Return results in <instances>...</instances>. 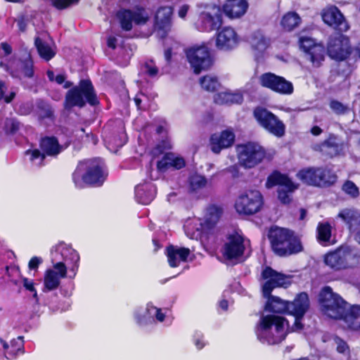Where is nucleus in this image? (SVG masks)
Segmentation results:
<instances>
[{
	"instance_id": "1",
	"label": "nucleus",
	"mask_w": 360,
	"mask_h": 360,
	"mask_svg": "<svg viewBox=\"0 0 360 360\" xmlns=\"http://www.w3.org/2000/svg\"><path fill=\"white\" fill-rule=\"evenodd\" d=\"M262 278L265 281L262 285V293L267 299L265 309L274 314H290L295 307V298L292 302L285 301L277 296L271 295L276 288H287L291 282L285 274L278 272L272 267L266 266L261 274Z\"/></svg>"
},
{
	"instance_id": "2",
	"label": "nucleus",
	"mask_w": 360,
	"mask_h": 360,
	"mask_svg": "<svg viewBox=\"0 0 360 360\" xmlns=\"http://www.w3.org/2000/svg\"><path fill=\"white\" fill-rule=\"evenodd\" d=\"M272 252L279 257H288L297 255L304 250L300 238L293 230L272 226L267 233Z\"/></svg>"
},
{
	"instance_id": "3",
	"label": "nucleus",
	"mask_w": 360,
	"mask_h": 360,
	"mask_svg": "<svg viewBox=\"0 0 360 360\" xmlns=\"http://www.w3.org/2000/svg\"><path fill=\"white\" fill-rule=\"evenodd\" d=\"M99 159H89L79 161L72 174V179L76 187L82 188L83 184L91 187H100L106 180Z\"/></svg>"
},
{
	"instance_id": "4",
	"label": "nucleus",
	"mask_w": 360,
	"mask_h": 360,
	"mask_svg": "<svg viewBox=\"0 0 360 360\" xmlns=\"http://www.w3.org/2000/svg\"><path fill=\"white\" fill-rule=\"evenodd\" d=\"M12 53L11 46L2 42L0 44V67L8 72L11 77L22 79L25 77L31 78L34 76L33 61L30 53H26L23 58L17 59L11 58L7 60V57Z\"/></svg>"
},
{
	"instance_id": "5",
	"label": "nucleus",
	"mask_w": 360,
	"mask_h": 360,
	"mask_svg": "<svg viewBox=\"0 0 360 360\" xmlns=\"http://www.w3.org/2000/svg\"><path fill=\"white\" fill-rule=\"evenodd\" d=\"M63 150L56 136H44L39 140V148L27 149L25 151V155L28 156L32 165L41 168L46 165L47 158H57Z\"/></svg>"
},
{
	"instance_id": "6",
	"label": "nucleus",
	"mask_w": 360,
	"mask_h": 360,
	"mask_svg": "<svg viewBox=\"0 0 360 360\" xmlns=\"http://www.w3.org/2000/svg\"><path fill=\"white\" fill-rule=\"evenodd\" d=\"M319 302L323 311L335 320L345 319L348 315L347 302L333 291L330 286L323 287L319 293Z\"/></svg>"
},
{
	"instance_id": "7",
	"label": "nucleus",
	"mask_w": 360,
	"mask_h": 360,
	"mask_svg": "<svg viewBox=\"0 0 360 360\" xmlns=\"http://www.w3.org/2000/svg\"><path fill=\"white\" fill-rule=\"evenodd\" d=\"M323 262L334 271L353 269L360 264V255L348 246H341L325 254Z\"/></svg>"
},
{
	"instance_id": "8",
	"label": "nucleus",
	"mask_w": 360,
	"mask_h": 360,
	"mask_svg": "<svg viewBox=\"0 0 360 360\" xmlns=\"http://www.w3.org/2000/svg\"><path fill=\"white\" fill-rule=\"evenodd\" d=\"M297 179L303 184L316 187H329L334 184L337 175L327 167H309L298 171Z\"/></svg>"
},
{
	"instance_id": "9",
	"label": "nucleus",
	"mask_w": 360,
	"mask_h": 360,
	"mask_svg": "<svg viewBox=\"0 0 360 360\" xmlns=\"http://www.w3.org/2000/svg\"><path fill=\"white\" fill-rule=\"evenodd\" d=\"M200 13L195 27L201 32H212L218 30L222 25L221 8L214 4L198 5Z\"/></svg>"
},
{
	"instance_id": "10",
	"label": "nucleus",
	"mask_w": 360,
	"mask_h": 360,
	"mask_svg": "<svg viewBox=\"0 0 360 360\" xmlns=\"http://www.w3.org/2000/svg\"><path fill=\"white\" fill-rule=\"evenodd\" d=\"M257 124L269 134L281 138L285 134V125L275 114L266 108L257 106L253 110Z\"/></svg>"
},
{
	"instance_id": "11",
	"label": "nucleus",
	"mask_w": 360,
	"mask_h": 360,
	"mask_svg": "<svg viewBox=\"0 0 360 360\" xmlns=\"http://www.w3.org/2000/svg\"><path fill=\"white\" fill-rule=\"evenodd\" d=\"M266 156L265 148L255 142H247L238 146V158L240 165L246 169L254 168Z\"/></svg>"
},
{
	"instance_id": "12",
	"label": "nucleus",
	"mask_w": 360,
	"mask_h": 360,
	"mask_svg": "<svg viewBox=\"0 0 360 360\" xmlns=\"http://www.w3.org/2000/svg\"><path fill=\"white\" fill-rule=\"evenodd\" d=\"M186 56L195 75L210 70L214 63L210 51L205 46L191 47L186 51Z\"/></svg>"
},
{
	"instance_id": "13",
	"label": "nucleus",
	"mask_w": 360,
	"mask_h": 360,
	"mask_svg": "<svg viewBox=\"0 0 360 360\" xmlns=\"http://www.w3.org/2000/svg\"><path fill=\"white\" fill-rule=\"evenodd\" d=\"M263 205V195L259 191L248 190L237 198L234 207L238 213L249 216L259 212Z\"/></svg>"
},
{
	"instance_id": "14",
	"label": "nucleus",
	"mask_w": 360,
	"mask_h": 360,
	"mask_svg": "<svg viewBox=\"0 0 360 360\" xmlns=\"http://www.w3.org/2000/svg\"><path fill=\"white\" fill-rule=\"evenodd\" d=\"M328 56L336 60H343L351 53L349 38L342 34H336L329 38L328 42Z\"/></svg>"
},
{
	"instance_id": "15",
	"label": "nucleus",
	"mask_w": 360,
	"mask_h": 360,
	"mask_svg": "<svg viewBox=\"0 0 360 360\" xmlns=\"http://www.w3.org/2000/svg\"><path fill=\"white\" fill-rule=\"evenodd\" d=\"M245 250L243 237L237 232L228 234L221 253L223 257L229 261L242 257Z\"/></svg>"
},
{
	"instance_id": "16",
	"label": "nucleus",
	"mask_w": 360,
	"mask_h": 360,
	"mask_svg": "<svg viewBox=\"0 0 360 360\" xmlns=\"http://www.w3.org/2000/svg\"><path fill=\"white\" fill-rule=\"evenodd\" d=\"M321 15L325 24L340 32H347L349 25L340 9L333 5H328L322 9Z\"/></svg>"
},
{
	"instance_id": "17",
	"label": "nucleus",
	"mask_w": 360,
	"mask_h": 360,
	"mask_svg": "<svg viewBox=\"0 0 360 360\" xmlns=\"http://www.w3.org/2000/svg\"><path fill=\"white\" fill-rule=\"evenodd\" d=\"M122 28L129 31L132 28V22L137 25H143L149 19V13L142 8H138L134 11L124 10L117 13Z\"/></svg>"
},
{
	"instance_id": "18",
	"label": "nucleus",
	"mask_w": 360,
	"mask_h": 360,
	"mask_svg": "<svg viewBox=\"0 0 360 360\" xmlns=\"http://www.w3.org/2000/svg\"><path fill=\"white\" fill-rule=\"evenodd\" d=\"M300 46L306 53L307 60H309L314 66L319 67L324 59V47L322 45L316 44L309 37H301Z\"/></svg>"
},
{
	"instance_id": "19",
	"label": "nucleus",
	"mask_w": 360,
	"mask_h": 360,
	"mask_svg": "<svg viewBox=\"0 0 360 360\" xmlns=\"http://www.w3.org/2000/svg\"><path fill=\"white\" fill-rule=\"evenodd\" d=\"M295 307L289 315L295 316V322L292 326V331L301 330L304 328L302 319L309 307L308 294L305 292L298 293L295 297Z\"/></svg>"
},
{
	"instance_id": "20",
	"label": "nucleus",
	"mask_w": 360,
	"mask_h": 360,
	"mask_svg": "<svg viewBox=\"0 0 360 360\" xmlns=\"http://www.w3.org/2000/svg\"><path fill=\"white\" fill-rule=\"evenodd\" d=\"M235 134L230 129H224L220 133H214L210 138L212 151L218 154L223 149L231 147L235 141Z\"/></svg>"
},
{
	"instance_id": "21",
	"label": "nucleus",
	"mask_w": 360,
	"mask_h": 360,
	"mask_svg": "<svg viewBox=\"0 0 360 360\" xmlns=\"http://www.w3.org/2000/svg\"><path fill=\"white\" fill-rule=\"evenodd\" d=\"M34 45L39 56L46 61L50 60L56 54L55 44L46 33L36 37Z\"/></svg>"
},
{
	"instance_id": "22",
	"label": "nucleus",
	"mask_w": 360,
	"mask_h": 360,
	"mask_svg": "<svg viewBox=\"0 0 360 360\" xmlns=\"http://www.w3.org/2000/svg\"><path fill=\"white\" fill-rule=\"evenodd\" d=\"M259 81L263 87L271 90H293V85L290 81L271 72L262 74Z\"/></svg>"
},
{
	"instance_id": "23",
	"label": "nucleus",
	"mask_w": 360,
	"mask_h": 360,
	"mask_svg": "<svg viewBox=\"0 0 360 360\" xmlns=\"http://www.w3.org/2000/svg\"><path fill=\"white\" fill-rule=\"evenodd\" d=\"M319 147L323 155L333 158L343 153L344 143L340 140L338 135L329 134L327 139L322 141Z\"/></svg>"
},
{
	"instance_id": "24",
	"label": "nucleus",
	"mask_w": 360,
	"mask_h": 360,
	"mask_svg": "<svg viewBox=\"0 0 360 360\" xmlns=\"http://www.w3.org/2000/svg\"><path fill=\"white\" fill-rule=\"evenodd\" d=\"M239 37L231 27H225L219 31L217 36L216 46L221 50H230L237 46Z\"/></svg>"
},
{
	"instance_id": "25",
	"label": "nucleus",
	"mask_w": 360,
	"mask_h": 360,
	"mask_svg": "<svg viewBox=\"0 0 360 360\" xmlns=\"http://www.w3.org/2000/svg\"><path fill=\"white\" fill-rule=\"evenodd\" d=\"M47 77L51 82H54L58 84H63V88L70 89L71 90H94V86L91 81L89 78L81 79L77 86H74V84L70 81H65L66 77L64 74H58L55 75L52 70H48L46 72Z\"/></svg>"
},
{
	"instance_id": "26",
	"label": "nucleus",
	"mask_w": 360,
	"mask_h": 360,
	"mask_svg": "<svg viewBox=\"0 0 360 360\" xmlns=\"http://www.w3.org/2000/svg\"><path fill=\"white\" fill-rule=\"evenodd\" d=\"M172 13L173 8L171 6L160 7L156 12L155 27L161 37H164L170 30Z\"/></svg>"
},
{
	"instance_id": "27",
	"label": "nucleus",
	"mask_w": 360,
	"mask_h": 360,
	"mask_svg": "<svg viewBox=\"0 0 360 360\" xmlns=\"http://www.w3.org/2000/svg\"><path fill=\"white\" fill-rule=\"evenodd\" d=\"M157 187L152 182H144L135 187V197L142 205H149L155 198Z\"/></svg>"
},
{
	"instance_id": "28",
	"label": "nucleus",
	"mask_w": 360,
	"mask_h": 360,
	"mask_svg": "<svg viewBox=\"0 0 360 360\" xmlns=\"http://www.w3.org/2000/svg\"><path fill=\"white\" fill-rule=\"evenodd\" d=\"M279 186L285 188H290V191H295L297 188V186L292 181V179L286 174H282L278 170H274L268 176L265 183L267 188Z\"/></svg>"
},
{
	"instance_id": "29",
	"label": "nucleus",
	"mask_w": 360,
	"mask_h": 360,
	"mask_svg": "<svg viewBox=\"0 0 360 360\" xmlns=\"http://www.w3.org/2000/svg\"><path fill=\"white\" fill-rule=\"evenodd\" d=\"M191 251L188 248H178L173 245H169L166 248L165 254L169 266L172 268L177 267L179 262H186Z\"/></svg>"
},
{
	"instance_id": "30",
	"label": "nucleus",
	"mask_w": 360,
	"mask_h": 360,
	"mask_svg": "<svg viewBox=\"0 0 360 360\" xmlns=\"http://www.w3.org/2000/svg\"><path fill=\"white\" fill-rule=\"evenodd\" d=\"M157 169L160 172H165L169 169H181L186 166L184 158L175 156L172 153H166L162 159L157 162Z\"/></svg>"
},
{
	"instance_id": "31",
	"label": "nucleus",
	"mask_w": 360,
	"mask_h": 360,
	"mask_svg": "<svg viewBox=\"0 0 360 360\" xmlns=\"http://www.w3.org/2000/svg\"><path fill=\"white\" fill-rule=\"evenodd\" d=\"M248 4L246 0H227L223 6V11L230 18H238L247 11Z\"/></svg>"
},
{
	"instance_id": "32",
	"label": "nucleus",
	"mask_w": 360,
	"mask_h": 360,
	"mask_svg": "<svg viewBox=\"0 0 360 360\" xmlns=\"http://www.w3.org/2000/svg\"><path fill=\"white\" fill-rule=\"evenodd\" d=\"M338 217L347 224L350 232H354L360 226V212L354 208L341 210Z\"/></svg>"
},
{
	"instance_id": "33",
	"label": "nucleus",
	"mask_w": 360,
	"mask_h": 360,
	"mask_svg": "<svg viewBox=\"0 0 360 360\" xmlns=\"http://www.w3.org/2000/svg\"><path fill=\"white\" fill-rule=\"evenodd\" d=\"M214 98V102L219 105L241 103L243 101L241 91H218Z\"/></svg>"
},
{
	"instance_id": "34",
	"label": "nucleus",
	"mask_w": 360,
	"mask_h": 360,
	"mask_svg": "<svg viewBox=\"0 0 360 360\" xmlns=\"http://www.w3.org/2000/svg\"><path fill=\"white\" fill-rule=\"evenodd\" d=\"M249 42L252 49L259 53L264 51L270 45V39L260 31L252 33Z\"/></svg>"
},
{
	"instance_id": "35",
	"label": "nucleus",
	"mask_w": 360,
	"mask_h": 360,
	"mask_svg": "<svg viewBox=\"0 0 360 360\" xmlns=\"http://www.w3.org/2000/svg\"><path fill=\"white\" fill-rule=\"evenodd\" d=\"M223 213L222 208L216 205H210L207 209L205 217V225L209 229H213L219 221Z\"/></svg>"
},
{
	"instance_id": "36",
	"label": "nucleus",
	"mask_w": 360,
	"mask_h": 360,
	"mask_svg": "<svg viewBox=\"0 0 360 360\" xmlns=\"http://www.w3.org/2000/svg\"><path fill=\"white\" fill-rule=\"evenodd\" d=\"M60 277L53 269H48L44 276V292L56 290L60 285Z\"/></svg>"
},
{
	"instance_id": "37",
	"label": "nucleus",
	"mask_w": 360,
	"mask_h": 360,
	"mask_svg": "<svg viewBox=\"0 0 360 360\" xmlns=\"http://www.w3.org/2000/svg\"><path fill=\"white\" fill-rule=\"evenodd\" d=\"M85 100L82 91H68L64 102V108L70 110L75 106L83 107Z\"/></svg>"
},
{
	"instance_id": "38",
	"label": "nucleus",
	"mask_w": 360,
	"mask_h": 360,
	"mask_svg": "<svg viewBox=\"0 0 360 360\" xmlns=\"http://www.w3.org/2000/svg\"><path fill=\"white\" fill-rule=\"evenodd\" d=\"M38 109V117L39 120H48L53 122L56 120L54 110L47 102L40 100L37 103Z\"/></svg>"
},
{
	"instance_id": "39",
	"label": "nucleus",
	"mask_w": 360,
	"mask_h": 360,
	"mask_svg": "<svg viewBox=\"0 0 360 360\" xmlns=\"http://www.w3.org/2000/svg\"><path fill=\"white\" fill-rule=\"evenodd\" d=\"M301 18L295 12H288L285 14L281 21L282 27L287 30L291 31L299 25Z\"/></svg>"
},
{
	"instance_id": "40",
	"label": "nucleus",
	"mask_w": 360,
	"mask_h": 360,
	"mask_svg": "<svg viewBox=\"0 0 360 360\" xmlns=\"http://www.w3.org/2000/svg\"><path fill=\"white\" fill-rule=\"evenodd\" d=\"M200 84L205 90H217L221 84L216 76L207 75L200 79Z\"/></svg>"
},
{
	"instance_id": "41",
	"label": "nucleus",
	"mask_w": 360,
	"mask_h": 360,
	"mask_svg": "<svg viewBox=\"0 0 360 360\" xmlns=\"http://www.w3.org/2000/svg\"><path fill=\"white\" fill-rule=\"evenodd\" d=\"M331 238V226L328 222L319 223L317 226V240L319 242H328Z\"/></svg>"
},
{
	"instance_id": "42",
	"label": "nucleus",
	"mask_w": 360,
	"mask_h": 360,
	"mask_svg": "<svg viewBox=\"0 0 360 360\" xmlns=\"http://www.w3.org/2000/svg\"><path fill=\"white\" fill-rule=\"evenodd\" d=\"M20 127V122L13 117H7L4 125V131L7 136H13L17 134Z\"/></svg>"
},
{
	"instance_id": "43",
	"label": "nucleus",
	"mask_w": 360,
	"mask_h": 360,
	"mask_svg": "<svg viewBox=\"0 0 360 360\" xmlns=\"http://www.w3.org/2000/svg\"><path fill=\"white\" fill-rule=\"evenodd\" d=\"M342 191L352 198L359 195L358 186L351 180H346L342 186Z\"/></svg>"
},
{
	"instance_id": "44",
	"label": "nucleus",
	"mask_w": 360,
	"mask_h": 360,
	"mask_svg": "<svg viewBox=\"0 0 360 360\" xmlns=\"http://www.w3.org/2000/svg\"><path fill=\"white\" fill-rule=\"evenodd\" d=\"M207 183V179L204 176L201 175L193 176L189 179L190 188L193 191H196L205 187Z\"/></svg>"
},
{
	"instance_id": "45",
	"label": "nucleus",
	"mask_w": 360,
	"mask_h": 360,
	"mask_svg": "<svg viewBox=\"0 0 360 360\" xmlns=\"http://www.w3.org/2000/svg\"><path fill=\"white\" fill-rule=\"evenodd\" d=\"M294 191H290V188H278L277 190L278 199L281 204L287 205L291 203L292 198L291 193Z\"/></svg>"
},
{
	"instance_id": "46",
	"label": "nucleus",
	"mask_w": 360,
	"mask_h": 360,
	"mask_svg": "<svg viewBox=\"0 0 360 360\" xmlns=\"http://www.w3.org/2000/svg\"><path fill=\"white\" fill-rule=\"evenodd\" d=\"M329 105L331 110L337 115H344L347 113L349 111V108L347 105H345L337 100H331Z\"/></svg>"
},
{
	"instance_id": "47",
	"label": "nucleus",
	"mask_w": 360,
	"mask_h": 360,
	"mask_svg": "<svg viewBox=\"0 0 360 360\" xmlns=\"http://www.w3.org/2000/svg\"><path fill=\"white\" fill-rule=\"evenodd\" d=\"M275 315H266L263 316L259 325L257 327L256 333H258L260 330H268L270 329L274 323Z\"/></svg>"
},
{
	"instance_id": "48",
	"label": "nucleus",
	"mask_w": 360,
	"mask_h": 360,
	"mask_svg": "<svg viewBox=\"0 0 360 360\" xmlns=\"http://www.w3.org/2000/svg\"><path fill=\"white\" fill-rule=\"evenodd\" d=\"M22 342H20V345H18V342L13 340L11 342V345L9 347V349L6 352V356L7 359H12L15 357L18 353L21 351L22 348Z\"/></svg>"
},
{
	"instance_id": "49",
	"label": "nucleus",
	"mask_w": 360,
	"mask_h": 360,
	"mask_svg": "<svg viewBox=\"0 0 360 360\" xmlns=\"http://www.w3.org/2000/svg\"><path fill=\"white\" fill-rule=\"evenodd\" d=\"M22 342H20V345H18V342L13 340L11 342V345L9 347V349L6 352V356L7 359H12L15 357L18 353L21 351L22 348Z\"/></svg>"
},
{
	"instance_id": "50",
	"label": "nucleus",
	"mask_w": 360,
	"mask_h": 360,
	"mask_svg": "<svg viewBox=\"0 0 360 360\" xmlns=\"http://www.w3.org/2000/svg\"><path fill=\"white\" fill-rule=\"evenodd\" d=\"M22 342H20V345H18V342L13 340L11 342V345L9 347V349L6 352V356L7 359H12L15 357L18 353L21 351L22 348Z\"/></svg>"
},
{
	"instance_id": "51",
	"label": "nucleus",
	"mask_w": 360,
	"mask_h": 360,
	"mask_svg": "<svg viewBox=\"0 0 360 360\" xmlns=\"http://www.w3.org/2000/svg\"><path fill=\"white\" fill-rule=\"evenodd\" d=\"M23 287L28 291L33 293V298L35 300L36 302H39V297L37 295V291L34 287V283L32 280H30L26 277L22 278Z\"/></svg>"
},
{
	"instance_id": "52",
	"label": "nucleus",
	"mask_w": 360,
	"mask_h": 360,
	"mask_svg": "<svg viewBox=\"0 0 360 360\" xmlns=\"http://www.w3.org/2000/svg\"><path fill=\"white\" fill-rule=\"evenodd\" d=\"M84 95L85 103L87 102L92 106L97 105L99 101L96 94V91H82Z\"/></svg>"
},
{
	"instance_id": "53",
	"label": "nucleus",
	"mask_w": 360,
	"mask_h": 360,
	"mask_svg": "<svg viewBox=\"0 0 360 360\" xmlns=\"http://www.w3.org/2000/svg\"><path fill=\"white\" fill-rule=\"evenodd\" d=\"M143 71L151 77H154L158 75V70L154 65L153 63H146L143 67Z\"/></svg>"
},
{
	"instance_id": "54",
	"label": "nucleus",
	"mask_w": 360,
	"mask_h": 360,
	"mask_svg": "<svg viewBox=\"0 0 360 360\" xmlns=\"http://www.w3.org/2000/svg\"><path fill=\"white\" fill-rule=\"evenodd\" d=\"M285 323L288 325L289 324V322L285 318L278 316H275L274 326L276 328V332L279 333L283 330Z\"/></svg>"
},
{
	"instance_id": "55",
	"label": "nucleus",
	"mask_w": 360,
	"mask_h": 360,
	"mask_svg": "<svg viewBox=\"0 0 360 360\" xmlns=\"http://www.w3.org/2000/svg\"><path fill=\"white\" fill-rule=\"evenodd\" d=\"M53 268L58 271L57 274L60 278H65L67 276V267L64 262H58L53 264Z\"/></svg>"
},
{
	"instance_id": "56",
	"label": "nucleus",
	"mask_w": 360,
	"mask_h": 360,
	"mask_svg": "<svg viewBox=\"0 0 360 360\" xmlns=\"http://www.w3.org/2000/svg\"><path fill=\"white\" fill-rule=\"evenodd\" d=\"M43 262V260L41 257L34 256L32 257L28 263V267L30 270L37 271L39 268V266Z\"/></svg>"
},
{
	"instance_id": "57",
	"label": "nucleus",
	"mask_w": 360,
	"mask_h": 360,
	"mask_svg": "<svg viewBox=\"0 0 360 360\" xmlns=\"http://www.w3.org/2000/svg\"><path fill=\"white\" fill-rule=\"evenodd\" d=\"M337 342V352L340 354H345L346 352L349 351L347 343L341 338H338Z\"/></svg>"
},
{
	"instance_id": "58",
	"label": "nucleus",
	"mask_w": 360,
	"mask_h": 360,
	"mask_svg": "<svg viewBox=\"0 0 360 360\" xmlns=\"http://www.w3.org/2000/svg\"><path fill=\"white\" fill-rule=\"evenodd\" d=\"M193 343L198 349H201L205 347L203 342V335L201 333H195L193 336Z\"/></svg>"
},
{
	"instance_id": "59",
	"label": "nucleus",
	"mask_w": 360,
	"mask_h": 360,
	"mask_svg": "<svg viewBox=\"0 0 360 360\" xmlns=\"http://www.w3.org/2000/svg\"><path fill=\"white\" fill-rule=\"evenodd\" d=\"M141 97L145 98L146 100H148V96L145 94L144 91H139L138 94L136 95L134 98V102L135 104L139 110H141V102L142 98Z\"/></svg>"
},
{
	"instance_id": "60",
	"label": "nucleus",
	"mask_w": 360,
	"mask_h": 360,
	"mask_svg": "<svg viewBox=\"0 0 360 360\" xmlns=\"http://www.w3.org/2000/svg\"><path fill=\"white\" fill-rule=\"evenodd\" d=\"M190 6L187 4L181 5L178 11V15L179 18L184 19L189 11Z\"/></svg>"
},
{
	"instance_id": "61",
	"label": "nucleus",
	"mask_w": 360,
	"mask_h": 360,
	"mask_svg": "<svg viewBox=\"0 0 360 360\" xmlns=\"http://www.w3.org/2000/svg\"><path fill=\"white\" fill-rule=\"evenodd\" d=\"M5 91H0V101L4 100L6 103H9L15 96V91H11L9 96H4Z\"/></svg>"
},
{
	"instance_id": "62",
	"label": "nucleus",
	"mask_w": 360,
	"mask_h": 360,
	"mask_svg": "<svg viewBox=\"0 0 360 360\" xmlns=\"http://www.w3.org/2000/svg\"><path fill=\"white\" fill-rule=\"evenodd\" d=\"M349 314L352 317L356 319L360 316V304L353 305L350 308Z\"/></svg>"
},
{
	"instance_id": "63",
	"label": "nucleus",
	"mask_w": 360,
	"mask_h": 360,
	"mask_svg": "<svg viewBox=\"0 0 360 360\" xmlns=\"http://www.w3.org/2000/svg\"><path fill=\"white\" fill-rule=\"evenodd\" d=\"M17 25H18V29L21 32H24L25 30L26 26H27V22L23 17L19 18L17 20Z\"/></svg>"
},
{
	"instance_id": "64",
	"label": "nucleus",
	"mask_w": 360,
	"mask_h": 360,
	"mask_svg": "<svg viewBox=\"0 0 360 360\" xmlns=\"http://www.w3.org/2000/svg\"><path fill=\"white\" fill-rule=\"evenodd\" d=\"M153 309H155V311H156V313H155L156 319L160 322H162L165 319V314H163L162 312V310L160 308L153 307Z\"/></svg>"
}]
</instances>
